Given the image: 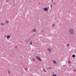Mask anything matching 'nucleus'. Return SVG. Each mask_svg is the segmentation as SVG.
Masks as SVG:
<instances>
[{
	"label": "nucleus",
	"instance_id": "nucleus-8",
	"mask_svg": "<svg viewBox=\"0 0 76 76\" xmlns=\"http://www.w3.org/2000/svg\"><path fill=\"white\" fill-rule=\"evenodd\" d=\"M68 64H71V62H70V61H69L68 62Z\"/></svg>",
	"mask_w": 76,
	"mask_h": 76
},
{
	"label": "nucleus",
	"instance_id": "nucleus-11",
	"mask_svg": "<svg viewBox=\"0 0 76 76\" xmlns=\"http://www.w3.org/2000/svg\"><path fill=\"white\" fill-rule=\"evenodd\" d=\"M72 57H73V58H75V55H73L72 56Z\"/></svg>",
	"mask_w": 76,
	"mask_h": 76
},
{
	"label": "nucleus",
	"instance_id": "nucleus-19",
	"mask_svg": "<svg viewBox=\"0 0 76 76\" xmlns=\"http://www.w3.org/2000/svg\"><path fill=\"white\" fill-rule=\"evenodd\" d=\"M52 76H56V74H55L54 75H53Z\"/></svg>",
	"mask_w": 76,
	"mask_h": 76
},
{
	"label": "nucleus",
	"instance_id": "nucleus-9",
	"mask_svg": "<svg viewBox=\"0 0 76 76\" xmlns=\"http://www.w3.org/2000/svg\"><path fill=\"white\" fill-rule=\"evenodd\" d=\"M38 60H39V61H41V59L39 57V58Z\"/></svg>",
	"mask_w": 76,
	"mask_h": 76
},
{
	"label": "nucleus",
	"instance_id": "nucleus-20",
	"mask_svg": "<svg viewBox=\"0 0 76 76\" xmlns=\"http://www.w3.org/2000/svg\"><path fill=\"white\" fill-rule=\"evenodd\" d=\"M73 71H74V72H76V69H74Z\"/></svg>",
	"mask_w": 76,
	"mask_h": 76
},
{
	"label": "nucleus",
	"instance_id": "nucleus-14",
	"mask_svg": "<svg viewBox=\"0 0 76 76\" xmlns=\"http://www.w3.org/2000/svg\"><path fill=\"white\" fill-rule=\"evenodd\" d=\"M49 69H50V70H51V69H52V67H51V66H50V67H49Z\"/></svg>",
	"mask_w": 76,
	"mask_h": 76
},
{
	"label": "nucleus",
	"instance_id": "nucleus-18",
	"mask_svg": "<svg viewBox=\"0 0 76 76\" xmlns=\"http://www.w3.org/2000/svg\"><path fill=\"white\" fill-rule=\"evenodd\" d=\"M29 44H31V45H32V42L31 41L30 43Z\"/></svg>",
	"mask_w": 76,
	"mask_h": 76
},
{
	"label": "nucleus",
	"instance_id": "nucleus-1",
	"mask_svg": "<svg viewBox=\"0 0 76 76\" xmlns=\"http://www.w3.org/2000/svg\"><path fill=\"white\" fill-rule=\"evenodd\" d=\"M69 32L71 35H73L75 33V31L72 29H70L69 30Z\"/></svg>",
	"mask_w": 76,
	"mask_h": 76
},
{
	"label": "nucleus",
	"instance_id": "nucleus-4",
	"mask_svg": "<svg viewBox=\"0 0 76 76\" xmlns=\"http://www.w3.org/2000/svg\"><path fill=\"white\" fill-rule=\"evenodd\" d=\"M7 38H10V36L9 35H8L7 36Z\"/></svg>",
	"mask_w": 76,
	"mask_h": 76
},
{
	"label": "nucleus",
	"instance_id": "nucleus-5",
	"mask_svg": "<svg viewBox=\"0 0 76 76\" xmlns=\"http://www.w3.org/2000/svg\"><path fill=\"white\" fill-rule=\"evenodd\" d=\"M32 31V32H36V29H33Z\"/></svg>",
	"mask_w": 76,
	"mask_h": 76
},
{
	"label": "nucleus",
	"instance_id": "nucleus-16",
	"mask_svg": "<svg viewBox=\"0 0 76 76\" xmlns=\"http://www.w3.org/2000/svg\"><path fill=\"white\" fill-rule=\"evenodd\" d=\"M53 63H55V64H56V61L54 60L53 61Z\"/></svg>",
	"mask_w": 76,
	"mask_h": 76
},
{
	"label": "nucleus",
	"instance_id": "nucleus-26",
	"mask_svg": "<svg viewBox=\"0 0 76 76\" xmlns=\"http://www.w3.org/2000/svg\"><path fill=\"white\" fill-rule=\"evenodd\" d=\"M9 76H10V75H9Z\"/></svg>",
	"mask_w": 76,
	"mask_h": 76
},
{
	"label": "nucleus",
	"instance_id": "nucleus-22",
	"mask_svg": "<svg viewBox=\"0 0 76 76\" xmlns=\"http://www.w3.org/2000/svg\"><path fill=\"white\" fill-rule=\"evenodd\" d=\"M26 42H27V43H28V42H27V41L26 40Z\"/></svg>",
	"mask_w": 76,
	"mask_h": 76
},
{
	"label": "nucleus",
	"instance_id": "nucleus-12",
	"mask_svg": "<svg viewBox=\"0 0 76 76\" xmlns=\"http://www.w3.org/2000/svg\"><path fill=\"white\" fill-rule=\"evenodd\" d=\"M6 23H7V24H8V23H9V21L8 20H7L6 22Z\"/></svg>",
	"mask_w": 76,
	"mask_h": 76
},
{
	"label": "nucleus",
	"instance_id": "nucleus-7",
	"mask_svg": "<svg viewBox=\"0 0 76 76\" xmlns=\"http://www.w3.org/2000/svg\"><path fill=\"white\" fill-rule=\"evenodd\" d=\"M8 74H9V75H10V71L9 70H8Z\"/></svg>",
	"mask_w": 76,
	"mask_h": 76
},
{
	"label": "nucleus",
	"instance_id": "nucleus-6",
	"mask_svg": "<svg viewBox=\"0 0 76 76\" xmlns=\"http://www.w3.org/2000/svg\"><path fill=\"white\" fill-rule=\"evenodd\" d=\"M48 50L49 51V52H51V50L50 48H49L48 49Z\"/></svg>",
	"mask_w": 76,
	"mask_h": 76
},
{
	"label": "nucleus",
	"instance_id": "nucleus-27",
	"mask_svg": "<svg viewBox=\"0 0 76 76\" xmlns=\"http://www.w3.org/2000/svg\"><path fill=\"white\" fill-rule=\"evenodd\" d=\"M52 1H53V0H52Z\"/></svg>",
	"mask_w": 76,
	"mask_h": 76
},
{
	"label": "nucleus",
	"instance_id": "nucleus-25",
	"mask_svg": "<svg viewBox=\"0 0 76 76\" xmlns=\"http://www.w3.org/2000/svg\"><path fill=\"white\" fill-rule=\"evenodd\" d=\"M44 32V31H42V32Z\"/></svg>",
	"mask_w": 76,
	"mask_h": 76
},
{
	"label": "nucleus",
	"instance_id": "nucleus-23",
	"mask_svg": "<svg viewBox=\"0 0 76 76\" xmlns=\"http://www.w3.org/2000/svg\"><path fill=\"white\" fill-rule=\"evenodd\" d=\"M53 6V5H51L50 7H52V6Z\"/></svg>",
	"mask_w": 76,
	"mask_h": 76
},
{
	"label": "nucleus",
	"instance_id": "nucleus-2",
	"mask_svg": "<svg viewBox=\"0 0 76 76\" xmlns=\"http://www.w3.org/2000/svg\"><path fill=\"white\" fill-rule=\"evenodd\" d=\"M43 10L45 11H48V9L47 7H45L43 8Z\"/></svg>",
	"mask_w": 76,
	"mask_h": 76
},
{
	"label": "nucleus",
	"instance_id": "nucleus-21",
	"mask_svg": "<svg viewBox=\"0 0 76 76\" xmlns=\"http://www.w3.org/2000/svg\"><path fill=\"white\" fill-rule=\"evenodd\" d=\"M55 26V24H53L52 25V26Z\"/></svg>",
	"mask_w": 76,
	"mask_h": 76
},
{
	"label": "nucleus",
	"instance_id": "nucleus-13",
	"mask_svg": "<svg viewBox=\"0 0 76 76\" xmlns=\"http://www.w3.org/2000/svg\"><path fill=\"white\" fill-rule=\"evenodd\" d=\"M39 58V56H36V58L37 59H38Z\"/></svg>",
	"mask_w": 76,
	"mask_h": 76
},
{
	"label": "nucleus",
	"instance_id": "nucleus-3",
	"mask_svg": "<svg viewBox=\"0 0 76 76\" xmlns=\"http://www.w3.org/2000/svg\"><path fill=\"white\" fill-rule=\"evenodd\" d=\"M66 47H69V46H70V45L69 44V43H67V44H66Z\"/></svg>",
	"mask_w": 76,
	"mask_h": 76
},
{
	"label": "nucleus",
	"instance_id": "nucleus-15",
	"mask_svg": "<svg viewBox=\"0 0 76 76\" xmlns=\"http://www.w3.org/2000/svg\"><path fill=\"white\" fill-rule=\"evenodd\" d=\"M43 71L44 72H47V71H46L45 69H43Z\"/></svg>",
	"mask_w": 76,
	"mask_h": 76
},
{
	"label": "nucleus",
	"instance_id": "nucleus-17",
	"mask_svg": "<svg viewBox=\"0 0 76 76\" xmlns=\"http://www.w3.org/2000/svg\"><path fill=\"white\" fill-rule=\"evenodd\" d=\"M1 25H4V23H1Z\"/></svg>",
	"mask_w": 76,
	"mask_h": 76
},
{
	"label": "nucleus",
	"instance_id": "nucleus-24",
	"mask_svg": "<svg viewBox=\"0 0 76 76\" xmlns=\"http://www.w3.org/2000/svg\"><path fill=\"white\" fill-rule=\"evenodd\" d=\"M53 4H55V3H54Z\"/></svg>",
	"mask_w": 76,
	"mask_h": 76
},
{
	"label": "nucleus",
	"instance_id": "nucleus-10",
	"mask_svg": "<svg viewBox=\"0 0 76 76\" xmlns=\"http://www.w3.org/2000/svg\"><path fill=\"white\" fill-rule=\"evenodd\" d=\"M24 69L25 70H26V71H27L28 70V68H25Z\"/></svg>",
	"mask_w": 76,
	"mask_h": 76
}]
</instances>
